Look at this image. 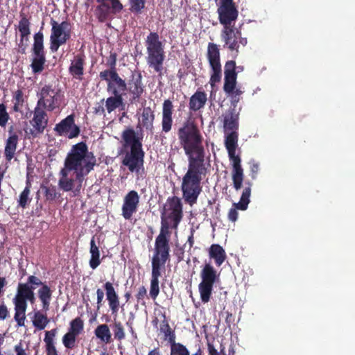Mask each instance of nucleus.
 <instances>
[{
  "mask_svg": "<svg viewBox=\"0 0 355 355\" xmlns=\"http://www.w3.org/2000/svg\"><path fill=\"white\" fill-rule=\"evenodd\" d=\"M116 81L114 83L123 94L125 91L130 95L129 101L131 104H135L139 102L141 96L146 92V85L143 82L141 72L135 69L131 71L127 80L122 78L116 77Z\"/></svg>",
  "mask_w": 355,
  "mask_h": 355,
  "instance_id": "423d86ee",
  "label": "nucleus"
},
{
  "mask_svg": "<svg viewBox=\"0 0 355 355\" xmlns=\"http://www.w3.org/2000/svg\"><path fill=\"white\" fill-rule=\"evenodd\" d=\"M49 320L47 316L40 311L35 312L33 320V326L39 330L44 329L48 324Z\"/></svg>",
  "mask_w": 355,
  "mask_h": 355,
  "instance_id": "49530a36",
  "label": "nucleus"
},
{
  "mask_svg": "<svg viewBox=\"0 0 355 355\" xmlns=\"http://www.w3.org/2000/svg\"><path fill=\"white\" fill-rule=\"evenodd\" d=\"M207 58L211 69L209 83L214 89L216 83H218L221 79L220 49L217 44L211 42L208 44Z\"/></svg>",
  "mask_w": 355,
  "mask_h": 355,
  "instance_id": "ddd939ff",
  "label": "nucleus"
},
{
  "mask_svg": "<svg viewBox=\"0 0 355 355\" xmlns=\"http://www.w3.org/2000/svg\"><path fill=\"white\" fill-rule=\"evenodd\" d=\"M217 12L218 14V19L222 24V0H218Z\"/></svg>",
  "mask_w": 355,
  "mask_h": 355,
  "instance_id": "0e129e2a",
  "label": "nucleus"
},
{
  "mask_svg": "<svg viewBox=\"0 0 355 355\" xmlns=\"http://www.w3.org/2000/svg\"><path fill=\"white\" fill-rule=\"evenodd\" d=\"M70 172H71V171L62 168L59 173L60 179L58 180V186L65 192L73 191L75 181H78L76 178H69Z\"/></svg>",
  "mask_w": 355,
  "mask_h": 355,
  "instance_id": "2f4dec72",
  "label": "nucleus"
},
{
  "mask_svg": "<svg viewBox=\"0 0 355 355\" xmlns=\"http://www.w3.org/2000/svg\"><path fill=\"white\" fill-rule=\"evenodd\" d=\"M114 338L117 340H122L125 338V334L124 328L121 322H115L113 325Z\"/></svg>",
  "mask_w": 355,
  "mask_h": 355,
  "instance_id": "603ef678",
  "label": "nucleus"
},
{
  "mask_svg": "<svg viewBox=\"0 0 355 355\" xmlns=\"http://www.w3.org/2000/svg\"><path fill=\"white\" fill-rule=\"evenodd\" d=\"M50 24L52 28L49 49L51 53H56L71 37L70 24L67 21L59 24L53 18L51 19Z\"/></svg>",
  "mask_w": 355,
  "mask_h": 355,
  "instance_id": "9b49d317",
  "label": "nucleus"
},
{
  "mask_svg": "<svg viewBox=\"0 0 355 355\" xmlns=\"http://www.w3.org/2000/svg\"><path fill=\"white\" fill-rule=\"evenodd\" d=\"M89 252L91 254L89 266L92 269H96L101 264V260L99 248L96 245L94 236H93L90 241Z\"/></svg>",
  "mask_w": 355,
  "mask_h": 355,
  "instance_id": "58836bf2",
  "label": "nucleus"
},
{
  "mask_svg": "<svg viewBox=\"0 0 355 355\" xmlns=\"http://www.w3.org/2000/svg\"><path fill=\"white\" fill-rule=\"evenodd\" d=\"M8 138L6 139V146L4 148V157L7 162H10L15 157L17 150L19 137L15 132L11 133Z\"/></svg>",
  "mask_w": 355,
  "mask_h": 355,
  "instance_id": "c756f323",
  "label": "nucleus"
},
{
  "mask_svg": "<svg viewBox=\"0 0 355 355\" xmlns=\"http://www.w3.org/2000/svg\"><path fill=\"white\" fill-rule=\"evenodd\" d=\"M146 0H128L129 10L135 14H141L146 7Z\"/></svg>",
  "mask_w": 355,
  "mask_h": 355,
  "instance_id": "de8ad7c7",
  "label": "nucleus"
},
{
  "mask_svg": "<svg viewBox=\"0 0 355 355\" xmlns=\"http://www.w3.org/2000/svg\"><path fill=\"white\" fill-rule=\"evenodd\" d=\"M146 62L149 67L154 69L159 77L163 76L165 53L164 49L146 51Z\"/></svg>",
  "mask_w": 355,
  "mask_h": 355,
  "instance_id": "aec40b11",
  "label": "nucleus"
},
{
  "mask_svg": "<svg viewBox=\"0 0 355 355\" xmlns=\"http://www.w3.org/2000/svg\"><path fill=\"white\" fill-rule=\"evenodd\" d=\"M139 204V196L138 193L132 190L124 197L122 205V216L125 220L131 219L132 215L137 212Z\"/></svg>",
  "mask_w": 355,
  "mask_h": 355,
  "instance_id": "a211bd4d",
  "label": "nucleus"
},
{
  "mask_svg": "<svg viewBox=\"0 0 355 355\" xmlns=\"http://www.w3.org/2000/svg\"><path fill=\"white\" fill-rule=\"evenodd\" d=\"M173 105L170 99H166L163 103L162 128V132H168L171 131L173 125Z\"/></svg>",
  "mask_w": 355,
  "mask_h": 355,
  "instance_id": "cd10ccee",
  "label": "nucleus"
},
{
  "mask_svg": "<svg viewBox=\"0 0 355 355\" xmlns=\"http://www.w3.org/2000/svg\"><path fill=\"white\" fill-rule=\"evenodd\" d=\"M9 315V311L8 310L7 306L2 303L0 304V320H5Z\"/></svg>",
  "mask_w": 355,
  "mask_h": 355,
  "instance_id": "052dcab7",
  "label": "nucleus"
},
{
  "mask_svg": "<svg viewBox=\"0 0 355 355\" xmlns=\"http://www.w3.org/2000/svg\"><path fill=\"white\" fill-rule=\"evenodd\" d=\"M28 42L29 36H26L25 37H20L17 51L21 54L26 53V49L28 46Z\"/></svg>",
  "mask_w": 355,
  "mask_h": 355,
  "instance_id": "5fc2aeb1",
  "label": "nucleus"
},
{
  "mask_svg": "<svg viewBox=\"0 0 355 355\" xmlns=\"http://www.w3.org/2000/svg\"><path fill=\"white\" fill-rule=\"evenodd\" d=\"M41 284H42V282L39 277L35 275H30L26 283L18 284L17 293L13 299L26 307L28 306V301L32 304H34L35 302L34 291L37 286Z\"/></svg>",
  "mask_w": 355,
  "mask_h": 355,
  "instance_id": "f8f14e48",
  "label": "nucleus"
},
{
  "mask_svg": "<svg viewBox=\"0 0 355 355\" xmlns=\"http://www.w3.org/2000/svg\"><path fill=\"white\" fill-rule=\"evenodd\" d=\"M146 295L147 291L145 286H140L138 289L137 293L135 295L137 302L141 303V304H145L144 300L146 297Z\"/></svg>",
  "mask_w": 355,
  "mask_h": 355,
  "instance_id": "6e6d98bb",
  "label": "nucleus"
},
{
  "mask_svg": "<svg viewBox=\"0 0 355 355\" xmlns=\"http://www.w3.org/2000/svg\"><path fill=\"white\" fill-rule=\"evenodd\" d=\"M200 276L201 282L198 285V289L200 298L202 302L207 303L210 300L214 284L219 281L220 272L209 261L202 266Z\"/></svg>",
  "mask_w": 355,
  "mask_h": 355,
  "instance_id": "0eeeda50",
  "label": "nucleus"
},
{
  "mask_svg": "<svg viewBox=\"0 0 355 355\" xmlns=\"http://www.w3.org/2000/svg\"><path fill=\"white\" fill-rule=\"evenodd\" d=\"M83 320L78 317L70 322V327L68 331L78 336L83 331Z\"/></svg>",
  "mask_w": 355,
  "mask_h": 355,
  "instance_id": "09e8293b",
  "label": "nucleus"
},
{
  "mask_svg": "<svg viewBox=\"0 0 355 355\" xmlns=\"http://www.w3.org/2000/svg\"><path fill=\"white\" fill-rule=\"evenodd\" d=\"M40 286L41 287L37 291L38 297L42 304L43 309L46 311L49 309L53 291L48 285L43 282Z\"/></svg>",
  "mask_w": 355,
  "mask_h": 355,
  "instance_id": "72a5a7b5",
  "label": "nucleus"
},
{
  "mask_svg": "<svg viewBox=\"0 0 355 355\" xmlns=\"http://www.w3.org/2000/svg\"><path fill=\"white\" fill-rule=\"evenodd\" d=\"M96 162L95 156L92 152L89 151L85 142L80 141L71 146L64 159L63 168L73 171L80 183L73 191L74 196L80 193L84 177L94 169Z\"/></svg>",
  "mask_w": 355,
  "mask_h": 355,
  "instance_id": "f03ea898",
  "label": "nucleus"
},
{
  "mask_svg": "<svg viewBox=\"0 0 355 355\" xmlns=\"http://www.w3.org/2000/svg\"><path fill=\"white\" fill-rule=\"evenodd\" d=\"M147 355H162V353L159 347H155L151 349Z\"/></svg>",
  "mask_w": 355,
  "mask_h": 355,
  "instance_id": "69168bd1",
  "label": "nucleus"
},
{
  "mask_svg": "<svg viewBox=\"0 0 355 355\" xmlns=\"http://www.w3.org/2000/svg\"><path fill=\"white\" fill-rule=\"evenodd\" d=\"M41 189L46 201L53 202L60 197V193L58 192L57 188L55 185H42Z\"/></svg>",
  "mask_w": 355,
  "mask_h": 355,
  "instance_id": "37998d69",
  "label": "nucleus"
},
{
  "mask_svg": "<svg viewBox=\"0 0 355 355\" xmlns=\"http://www.w3.org/2000/svg\"><path fill=\"white\" fill-rule=\"evenodd\" d=\"M178 136L189 162L181 189L185 202L192 205L196 202L202 191L200 183L207 174L209 164L205 159L203 136L194 121H185L179 128Z\"/></svg>",
  "mask_w": 355,
  "mask_h": 355,
  "instance_id": "f257e3e1",
  "label": "nucleus"
},
{
  "mask_svg": "<svg viewBox=\"0 0 355 355\" xmlns=\"http://www.w3.org/2000/svg\"><path fill=\"white\" fill-rule=\"evenodd\" d=\"M235 351L234 346L232 345H230L229 349H228V355H234Z\"/></svg>",
  "mask_w": 355,
  "mask_h": 355,
  "instance_id": "774afa93",
  "label": "nucleus"
},
{
  "mask_svg": "<svg viewBox=\"0 0 355 355\" xmlns=\"http://www.w3.org/2000/svg\"><path fill=\"white\" fill-rule=\"evenodd\" d=\"M85 64V55L83 53H78L74 56L69 67V73L73 78L78 80L83 79L84 67Z\"/></svg>",
  "mask_w": 355,
  "mask_h": 355,
  "instance_id": "393cba45",
  "label": "nucleus"
},
{
  "mask_svg": "<svg viewBox=\"0 0 355 355\" xmlns=\"http://www.w3.org/2000/svg\"><path fill=\"white\" fill-rule=\"evenodd\" d=\"M225 45L232 51H235L234 57L238 54L239 43L238 39L241 37V33L234 26L224 28Z\"/></svg>",
  "mask_w": 355,
  "mask_h": 355,
  "instance_id": "a878e982",
  "label": "nucleus"
},
{
  "mask_svg": "<svg viewBox=\"0 0 355 355\" xmlns=\"http://www.w3.org/2000/svg\"><path fill=\"white\" fill-rule=\"evenodd\" d=\"M248 187H245L243 191L240 201L237 203H234V207L232 208L228 213V218L232 222H235L238 218L237 209L245 211L248 209V204L250 203V197L251 195V185L250 182H248Z\"/></svg>",
  "mask_w": 355,
  "mask_h": 355,
  "instance_id": "412c9836",
  "label": "nucleus"
},
{
  "mask_svg": "<svg viewBox=\"0 0 355 355\" xmlns=\"http://www.w3.org/2000/svg\"><path fill=\"white\" fill-rule=\"evenodd\" d=\"M104 292L101 288H98L96 290V296H97V309H99L101 306L103 305V298H104Z\"/></svg>",
  "mask_w": 355,
  "mask_h": 355,
  "instance_id": "bf43d9fd",
  "label": "nucleus"
},
{
  "mask_svg": "<svg viewBox=\"0 0 355 355\" xmlns=\"http://www.w3.org/2000/svg\"><path fill=\"white\" fill-rule=\"evenodd\" d=\"M37 96L38 100L36 105L46 109L48 112L59 109L63 97L60 90L50 84L42 87Z\"/></svg>",
  "mask_w": 355,
  "mask_h": 355,
  "instance_id": "1a4fd4ad",
  "label": "nucleus"
},
{
  "mask_svg": "<svg viewBox=\"0 0 355 355\" xmlns=\"http://www.w3.org/2000/svg\"><path fill=\"white\" fill-rule=\"evenodd\" d=\"M93 112L96 115H105V108L103 105L98 104L94 107Z\"/></svg>",
  "mask_w": 355,
  "mask_h": 355,
  "instance_id": "680f3d73",
  "label": "nucleus"
},
{
  "mask_svg": "<svg viewBox=\"0 0 355 355\" xmlns=\"http://www.w3.org/2000/svg\"><path fill=\"white\" fill-rule=\"evenodd\" d=\"M163 318L164 320L160 324V331L164 334L165 339L171 345L175 342V331L171 329L165 314H163Z\"/></svg>",
  "mask_w": 355,
  "mask_h": 355,
  "instance_id": "a19ab883",
  "label": "nucleus"
},
{
  "mask_svg": "<svg viewBox=\"0 0 355 355\" xmlns=\"http://www.w3.org/2000/svg\"><path fill=\"white\" fill-rule=\"evenodd\" d=\"M9 114L6 111V106L3 103L0 104V126L5 127L9 120Z\"/></svg>",
  "mask_w": 355,
  "mask_h": 355,
  "instance_id": "864d4df0",
  "label": "nucleus"
},
{
  "mask_svg": "<svg viewBox=\"0 0 355 355\" xmlns=\"http://www.w3.org/2000/svg\"><path fill=\"white\" fill-rule=\"evenodd\" d=\"M54 130L59 135H66L69 139L78 137L80 132L79 126L75 124L73 114L67 116L56 124Z\"/></svg>",
  "mask_w": 355,
  "mask_h": 355,
  "instance_id": "f3484780",
  "label": "nucleus"
},
{
  "mask_svg": "<svg viewBox=\"0 0 355 355\" xmlns=\"http://www.w3.org/2000/svg\"><path fill=\"white\" fill-rule=\"evenodd\" d=\"M77 335L68 331L62 337V343L67 349H73L76 346Z\"/></svg>",
  "mask_w": 355,
  "mask_h": 355,
  "instance_id": "3c124183",
  "label": "nucleus"
},
{
  "mask_svg": "<svg viewBox=\"0 0 355 355\" xmlns=\"http://www.w3.org/2000/svg\"><path fill=\"white\" fill-rule=\"evenodd\" d=\"M107 83V91L112 96L106 99L105 108L108 113H111L116 108L123 105V93L119 89H117L114 83L109 81Z\"/></svg>",
  "mask_w": 355,
  "mask_h": 355,
  "instance_id": "6ab92c4d",
  "label": "nucleus"
},
{
  "mask_svg": "<svg viewBox=\"0 0 355 355\" xmlns=\"http://www.w3.org/2000/svg\"><path fill=\"white\" fill-rule=\"evenodd\" d=\"M239 11L233 0H223V28L234 26Z\"/></svg>",
  "mask_w": 355,
  "mask_h": 355,
  "instance_id": "5701e85b",
  "label": "nucleus"
},
{
  "mask_svg": "<svg viewBox=\"0 0 355 355\" xmlns=\"http://www.w3.org/2000/svg\"><path fill=\"white\" fill-rule=\"evenodd\" d=\"M70 172H71V171L62 168L59 173L60 179L58 180V186L65 192L73 191L75 181H78L76 178H69Z\"/></svg>",
  "mask_w": 355,
  "mask_h": 355,
  "instance_id": "7c9ffc66",
  "label": "nucleus"
},
{
  "mask_svg": "<svg viewBox=\"0 0 355 355\" xmlns=\"http://www.w3.org/2000/svg\"><path fill=\"white\" fill-rule=\"evenodd\" d=\"M57 334V329H53L51 331H47L45 333V337L44 341L45 343H55L54 338Z\"/></svg>",
  "mask_w": 355,
  "mask_h": 355,
  "instance_id": "4d7b16f0",
  "label": "nucleus"
},
{
  "mask_svg": "<svg viewBox=\"0 0 355 355\" xmlns=\"http://www.w3.org/2000/svg\"><path fill=\"white\" fill-rule=\"evenodd\" d=\"M45 351L46 355H58L55 343H45Z\"/></svg>",
  "mask_w": 355,
  "mask_h": 355,
  "instance_id": "13d9d810",
  "label": "nucleus"
},
{
  "mask_svg": "<svg viewBox=\"0 0 355 355\" xmlns=\"http://www.w3.org/2000/svg\"><path fill=\"white\" fill-rule=\"evenodd\" d=\"M233 107L226 113L223 117V131L224 132H230L239 130V113L236 112L235 107L232 104Z\"/></svg>",
  "mask_w": 355,
  "mask_h": 355,
  "instance_id": "bb28decb",
  "label": "nucleus"
},
{
  "mask_svg": "<svg viewBox=\"0 0 355 355\" xmlns=\"http://www.w3.org/2000/svg\"><path fill=\"white\" fill-rule=\"evenodd\" d=\"M31 67L35 74L41 73L45 67L46 62V52L44 45V34L40 31L33 36V44L31 49Z\"/></svg>",
  "mask_w": 355,
  "mask_h": 355,
  "instance_id": "9d476101",
  "label": "nucleus"
},
{
  "mask_svg": "<svg viewBox=\"0 0 355 355\" xmlns=\"http://www.w3.org/2000/svg\"><path fill=\"white\" fill-rule=\"evenodd\" d=\"M236 62L234 60L226 62L225 65V82L223 90L231 98V103L235 107L240 101L243 91L236 87L237 72Z\"/></svg>",
  "mask_w": 355,
  "mask_h": 355,
  "instance_id": "6e6552de",
  "label": "nucleus"
},
{
  "mask_svg": "<svg viewBox=\"0 0 355 355\" xmlns=\"http://www.w3.org/2000/svg\"><path fill=\"white\" fill-rule=\"evenodd\" d=\"M225 146L227 150L230 164L232 166L234 187L236 190H239L242 187L243 180V170L241 165V159L239 149V153L236 154L238 148L239 132H225Z\"/></svg>",
  "mask_w": 355,
  "mask_h": 355,
  "instance_id": "39448f33",
  "label": "nucleus"
},
{
  "mask_svg": "<svg viewBox=\"0 0 355 355\" xmlns=\"http://www.w3.org/2000/svg\"><path fill=\"white\" fill-rule=\"evenodd\" d=\"M99 3L96 8V15L99 22L104 23L110 19V14L116 15L123 9L120 0H96Z\"/></svg>",
  "mask_w": 355,
  "mask_h": 355,
  "instance_id": "4468645a",
  "label": "nucleus"
},
{
  "mask_svg": "<svg viewBox=\"0 0 355 355\" xmlns=\"http://www.w3.org/2000/svg\"><path fill=\"white\" fill-rule=\"evenodd\" d=\"M107 66L109 67V69L102 71L99 73L101 80H105L107 83L111 82L114 83L116 81V77L118 78L120 77L116 71V53H111L110 56L107 59Z\"/></svg>",
  "mask_w": 355,
  "mask_h": 355,
  "instance_id": "b1692460",
  "label": "nucleus"
},
{
  "mask_svg": "<svg viewBox=\"0 0 355 355\" xmlns=\"http://www.w3.org/2000/svg\"><path fill=\"white\" fill-rule=\"evenodd\" d=\"M46 109L36 105L34 107L33 118L30 120V124L32 128H31V135L35 137L42 134L46 128L49 122V117Z\"/></svg>",
  "mask_w": 355,
  "mask_h": 355,
  "instance_id": "2eb2a0df",
  "label": "nucleus"
},
{
  "mask_svg": "<svg viewBox=\"0 0 355 355\" xmlns=\"http://www.w3.org/2000/svg\"><path fill=\"white\" fill-rule=\"evenodd\" d=\"M155 120V113L150 107H144L141 113V123L146 130H152Z\"/></svg>",
  "mask_w": 355,
  "mask_h": 355,
  "instance_id": "4c0bfd02",
  "label": "nucleus"
},
{
  "mask_svg": "<svg viewBox=\"0 0 355 355\" xmlns=\"http://www.w3.org/2000/svg\"><path fill=\"white\" fill-rule=\"evenodd\" d=\"M164 271L165 270L152 268L149 294L150 297L154 300L157 297L159 293V278Z\"/></svg>",
  "mask_w": 355,
  "mask_h": 355,
  "instance_id": "473e14b6",
  "label": "nucleus"
},
{
  "mask_svg": "<svg viewBox=\"0 0 355 355\" xmlns=\"http://www.w3.org/2000/svg\"><path fill=\"white\" fill-rule=\"evenodd\" d=\"M31 184L29 181L26 182L24 189L21 191L18 199V207L23 209L26 208L31 202L32 198H30Z\"/></svg>",
  "mask_w": 355,
  "mask_h": 355,
  "instance_id": "c03bdc74",
  "label": "nucleus"
},
{
  "mask_svg": "<svg viewBox=\"0 0 355 355\" xmlns=\"http://www.w3.org/2000/svg\"><path fill=\"white\" fill-rule=\"evenodd\" d=\"M209 355H222V343L214 339L207 343Z\"/></svg>",
  "mask_w": 355,
  "mask_h": 355,
  "instance_id": "8fccbe9b",
  "label": "nucleus"
},
{
  "mask_svg": "<svg viewBox=\"0 0 355 355\" xmlns=\"http://www.w3.org/2000/svg\"><path fill=\"white\" fill-rule=\"evenodd\" d=\"M12 102L13 103L12 110L14 112H21L26 102L22 89H18L12 93Z\"/></svg>",
  "mask_w": 355,
  "mask_h": 355,
  "instance_id": "ea45409f",
  "label": "nucleus"
},
{
  "mask_svg": "<svg viewBox=\"0 0 355 355\" xmlns=\"http://www.w3.org/2000/svg\"><path fill=\"white\" fill-rule=\"evenodd\" d=\"M121 163L132 173H139L144 164L145 152L143 150V137L139 136L132 128H127L121 133Z\"/></svg>",
  "mask_w": 355,
  "mask_h": 355,
  "instance_id": "7ed1b4c3",
  "label": "nucleus"
},
{
  "mask_svg": "<svg viewBox=\"0 0 355 355\" xmlns=\"http://www.w3.org/2000/svg\"><path fill=\"white\" fill-rule=\"evenodd\" d=\"M146 51L164 49V45L159 40V34L150 32L146 39Z\"/></svg>",
  "mask_w": 355,
  "mask_h": 355,
  "instance_id": "f704fd0d",
  "label": "nucleus"
},
{
  "mask_svg": "<svg viewBox=\"0 0 355 355\" xmlns=\"http://www.w3.org/2000/svg\"><path fill=\"white\" fill-rule=\"evenodd\" d=\"M20 20L18 24V30L20 37H25L31 34V22L25 13L20 12Z\"/></svg>",
  "mask_w": 355,
  "mask_h": 355,
  "instance_id": "79ce46f5",
  "label": "nucleus"
},
{
  "mask_svg": "<svg viewBox=\"0 0 355 355\" xmlns=\"http://www.w3.org/2000/svg\"><path fill=\"white\" fill-rule=\"evenodd\" d=\"M171 225L162 215L161 228L159 234L155 238L153 253L151 258V267L165 270V265L170 261L171 246L170 239L171 232Z\"/></svg>",
  "mask_w": 355,
  "mask_h": 355,
  "instance_id": "20e7f679",
  "label": "nucleus"
},
{
  "mask_svg": "<svg viewBox=\"0 0 355 355\" xmlns=\"http://www.w3.org/2000/svg\"><path fill=\"white\" fill-rule=\"evenodd\" d=\"M209 257L214 259L216 266L222 264V246L218 244H212L209 249Z\"/></svg>",
  "mask_w": 355,
  "mask_h": 355,
  "instance_id": "a18cd8bd",
  "label": "nucleus"
},
{
  "mask_svg": "<svg viewBox=\"0 0 355 355\" xmlns=\"http://www.w3.org/2000/svg\"><path fill=\"white\" fill-rule=\"evenodd\" d=\"M106 300L112 315L116 317L120 307L119 297L110 282H106L103 285Z\"/></svg>",
  "mask_w": 355,
  "mask_h": 355,
  "instance_id": "4be33fe9",
  "label": "nucleus"
},
{
  "mask_svg": "<svg viewBox=\"0 0 355 355\" xmlns=\"http://www.w3.org/2000/svg\"><path fill=\"white\" fill-rule=\"evenodd\" d=\"M94 334L102 343L108 344L112 342V334L108 325L106 324L97 326L94 330Z\"/></svg>",
  "mask_w": 355,
  "mask_h": 355,
  "instance_id": "c9c22d12",
  "label": "nucleus"
},
{
  "mask_svg": "<svg viewBox=\"0 0 355 355\" xmlns=\"http://www.w3.org/2000/svg\"><path fill=\"white\" fill-rule=\"evenodd\" d=\"M15 351L17 355H26L25 350L22 347V345L21 343L15 346Z\"/></svg>",
  "mask_w": 355,
  "mask_h": 355,
  "instance_id": "e2e57ef3",
  "label": "nucleus"
},
{
  "mask_svg": "<svg viewBox=\"0 0 355 355\" xmlns=\"http://www.w3.org/2000/svg\"><path fill=\"white\" fill-rule=\"evenodd\" d=\"M164 209L168 212L166 218L171 220L173 222L171 227L177 229L183 216L182 204L180 198L177 196L168 197Z\"/></svg>",
  "mask_w": 355,
  "mask_h": 355,
  "instance_id": "dca6fc26",
  "label": "nucleus"
},
{
  "mask_svg": "<svg viewBox=\"0 0 355 355\" xmlns=\"http://www.w3.org/2000/svg\"><path fill=\"white\" fill-rule=\"evenodd\" d=\"M15 306V315L14 319L17 322L18 327H23L25 325L26 320V311L27 307L24 306L15 300H12Z\"/></svg>",
  "mask_w": 355,
  "mask_h": 355,
  "instance_id": "e433bc0d",
  "label": "nucleus"
},
{
  "mask_svg": "<svg viewBox=\"0 0 355 355\" xmlns=\"http://www.w3.org/2000/svg\"><path fill=\"white\" fill-rule=\"evenodd\" d=\"M207 94L202 90L198 89L191 97L189 103V110L196 112L204 107L207 102Z\"/></svg>",
  "mask_w": 355,
  "mask_h": 355,
  "instance_id": "c85d7f7f",
  "label": "nucleus"
},
{
  "mask_svg": "<svg viewBox=\"0 0 355 355\" xmlns=\"http://www.w3.org/2000/svg\"><path fill=\"white\" fill-rule=\"evenodd\" d=\"M188 242L189 243L190 248H191L193 245L194 240H193V234H191L189 238H188Z\"/></svg>",
  "mask_w": 355,
  "mask_h": 355,
  "instance_id": "338daca9",
  "label": "nucleus"
}]
</instances>
